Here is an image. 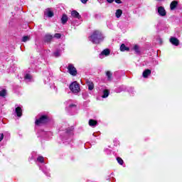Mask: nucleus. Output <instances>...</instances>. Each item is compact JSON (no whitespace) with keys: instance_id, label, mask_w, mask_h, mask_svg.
Returning a JSON list of instances; mask_svg holds the SVG:
<instances>
[{"instance_id":"1","label":"nucleus","mask_w":182,"mask_h":182,"mask_svg":"<svg viewBox=\"0 0 182 182\" xmlns=\"http://www.w3.org/2000/svg\"><path fill=\"white\" fill-rule=\"evenodd\" d=\"M103 39H105V37L100 31H95L92 32L91 36H90V41L92 42V43H100V42H103Z\"/></svg>"},{"instance_id":"2","label":"nucleus","mask_w":182,"mask_h":182,"mask_svg":"<svg viewBox=\"0 0 182 182\" xmlns=\"http://www.w3.org/2000/svg\"><path fill=\"white\" fill-rule=\"evenodd\" d=\"M70 90L73 93H79L80 92V87L77 82L75 81L70 85Z\"/></svg>"},{"instance_id":"3","label":"nucleus","mask_w":182,"mask_h":182,"mask_svg":"<svg viewBox=\"0 0 182 182\" xmlns=\"http://www.w3.org/2000/svg\"><path fill=\"white\" fill-rule=\"evenodd\" d=\"M68 72L72 76H76L77 75V70L73 64H69L68 67Z\"/></svg>"},{"instance_id":"4","label":"nucleus","mask_w":182,"mask_h":182,"mask_svg":"<svg viewBox=\"0 0 182 182\" xmlns=\"http://www.w3.org/2000/svg\"><path fill=\"white\" fill-rule=\"evenodd\" d=\"M48 122V117L46 115H43L39 119L36 120V124L39 126V124H43Z\"/></svg>"},{"instance_id":"5","label":"nucleus","mask_w":182,"mask_h":182,"mask_svg":"<svg viewBox=\"0 0 182 182\" xmlns=\"http://www.w3.org/2000/svg\"><path fill=\"white\" fill-rule=\"evenodd\" d=\"M157 12L159 16H166L167 15V11H166V9L164 6H159L157 8Z\"/></svg>"},{"instance_id":"6","label":"nucleus","mask_w":182,"mask_h":182,"mask_svg":"<svg viewBox=\"0 0 182 182\" xmlns=\"http://www.w3.org/2000/svg\"><path fill=\"white\" fill-rule=\"evenodd\" d=\"M109 55H110V50L109 49H105L100 54V58L103 59V58H105V56H109Z\"/></svg>"},{"instance_id":"7","label":"nucleus","mask_w":182,"mask_h":182,"mask_svg":"<svg viewBox=\"0 0 182 182\" xmlns=\"http://www.w3.org/2000/svg\"><path fill=\"white\" fill-rule=\"evenodd\" d=\"M170 42L171 43H172V45H174V46H178V45H180V41H178V39L174 37H171L170 38Z\"/></svg>"},{"instance_id":"8","label":"nucleus","mask_w":182,"mask_h":182,"mask_svg":"<svg viewBox=\"0 0 182 182\" xmlns=\"http://www.w3.org/2000/svg\"><path fill=\"white\" fill-rule=\"evenodd\" d=\"M177 5H178V1H173L170 4L171 11H174L176 8H177Z\"/></svg>"},{"instance_id":"9","label":"nucleus","mask_w":182,"mask_h":182,"mask_svg":"<svg viewBox=\"0 0 182 182\" xmlns=\"http://www.w3.org/2000/svg\"><path fill=\"white\" fill-rule=\"evenodd\" d=\"M71 16H73V18H76L77 19H80V14H79V12H77L75 10L71 12Z\"/></svg>"},{"instance_id":"10","label":"nucleus","mask_w":182,"mask_h":182,"mask_svg":"<svg viewBox=\"0 0 182 182\" xmlns=\"http://www.w3.org/2000/svg\"><path fill=\"white\" fill-rule=\"evenodd\" d=\"M16 114L18 117H21L22 116V108H21V107H16Z\"/></svg>"},{"instance_id":"11","label":"nucleus","mask_w":182,"mask_h":182,"mask_svg":"<svg viewBox=\"0 0 182 182\" xmlns=\"http://www.w3.org/2000/svg\"><path fill=\"white\" fill-rule=\"evenodd\" d=\"M149 75H151V70L146 69L143 72L142 76L146 78L149 77Z\"/></svg>"},{"instance_id":"12","label":"nucleus","mask_w":182,"mask_h":182,"mask_svg":"<svg viewBox=\"0 0 182 182\" xmlns=\"http://www.w3.org/2000/svg\"><path fill=\"white\" fill-rule=\"evenodd\" d=\"M68 19H69V18L68 17V15L63 14V16L61 18V23H63V25H65V23H66V22H68Z\"/></svg>"},{"instance_id":"13","label":"nucleus","mask_w":182,"mask_h":182,"mask_svg":"<svg viewBox=\"0 0 182 182\" xmlns=\"http://www.w3.org/2000/svg\"><path fill=\"white\" fill-rule=\"evenodd\" d=\"M120 50L121 52H129L130 50V48L129 47H126V45L122 44L120 46Z\"/></svg>"},{"instance_id":"14","label":"nucleus","mask_w":182,"mask_h":182,"mask_svg":"<svg viewBox=\"0 0 182 182\" xmlns=\"http://www.w3.org/2000/svg\"><path fill=\"white\" fill-rule=\"evenodd\" d=\"M45 15H46L48 18H52L53 16V12L50 11V9H48L45 11Z\"/></svg>"},{"instance_id":"15","label":"nucleus","mask_w":182,"mask_h":182,"mask_svg":"<svg viewBox=\"0 0 182 182\" xmlns=\"http://www.w3.org/2000/svg\"><path fill=\"white\" fill-rule=\"evenodd\" d=\"M88 123L89 126H90L91 127H95V126L97 124V121L95 119H90Z\"/></svg>"},{"instance_id":"16","label":"nucleus","mask_w":182,"mask_h":182,"mask_svg":"<svg viewBox=\"0 0 182 182\" xmlns=\"http://www.w3.org/2000/svg\"><path fill=\"white\" fill-rule=\"evenodd\" d=\"M87 85L88 86L89 90H93V89H95V85H93V82L88 81Z\"/></svg>"},{"instance_id":"17","label":"nucleus","mask_w":182,"mask_h":182,"mask_svg":"<svg viewBox=\"0 0 182 182\" xmlns=\"http://www.w3.org/2000/svg\"><path fill=\"white\" fill-rule=\"evenodd\" d=\"M122 14H123V11H122V9H117L115 13V16L117 18H120V16H122Z\"/></svg>"},{"instance_id":"18","label":"nucleus","mask_w":182,"mask_h":182,"mask_svg":"<svg viewBox=\"0 0 182 182\" xmlns=\"http://www.w3.org/2000/svg\"><path fill=\"white\" fill-rule=\"evenodd\" d=\"M106 76H107L108 80L111 81L112 77L113 76V73H112V72H110V71H107L106 72Z\"/></svg>"},{"instance_id":"19","label":"nucleus","mask_w":182,"mask_h":182,"mask_svg":"<svg viewBox=\"0 0 182 182\" xmlns=\"http://www.w3.org/2000/svg\"><path fill=\"white\" fill-rule=\"evenodd\" d=\"M52 39H53V36H52L51 35H46L45 36V42H50Z\"/></svg>"},{"instance_id":"20","label":"nucleus","mask_w":182,"mask_h":182,"mask_svg":"<svg viewBox=\"0 0 182 182\" xmlns=\"http://www.w3.org/2000/svg\"><path fill=\"white\" fill-rule=\"evenodd\" d=\"M133 49L136 55H140V48H139V46L135 45Z\"/></svg>"},{"instance_id":"21","label":"nucleus","mask_w":182,"mask_h":182,"mask_svg":"<svg viewBox=\"0 0 182 182\" xmlns=\"http://www.w3.org/2000/svg\"><path fill=\"white\" fill-rule=\"evenodd\" d=\"M109 90H105L103 91V95L102 96V97H103V99H106V97H107L109 96Z\"/></svg>"},{"instance_id":"22","label":"nucleus","mask_w":182,"mask_h":182,"mask_svg":"<svg viewBox=\"0 0 182 182\" xmlns=\"http://www.w3.org/2000/svg\"><path fill=\"white\" fill-rule=\"evenodd\" d=\"M28 41H31V36H26L22 38V42H28Z\"/></svg>"},{"instance_id":"23","label":"nucleus","mask_w":182,"mask_h":182,"mask_svg":"<svg viewBox=\"0 0 182 182\" xmlns=\"http://www.w3.org/2000/svg\"><path fill=\"white\" fill-rule=\"evenodd\" d=\"M0 96L1 97H5V96H6V90H3L0 91Z\"/></svg>"},{"instance_id":"24","label":"nucleus","mask_w":182,"mask_h":182,"mask_svg":"<svg viewBox=\"0 0 182 182\" xmlns=\"http://www.w3.org/2000/svg\"><path fill=\"white\" fill-rule=\"evenodd\" d=\"M54 56L55 58H59V56H60V50H57L54 53H53Z\"/></svg>"},{"instance_id":"25","label":"nucleus","mask_w":182,"mask_h":182,"mask_svg":"<svg viewBox=\"0 0 182 182\" xmlns=\"http://www.w3.org/2000/svg\"><path fill=\"white\" fill-rule=\"evenodd\" d=\"M25 79H26V80H31V79H32V75H29V74H26V75H25Z\"/></svg>"},{"instance_id":"26","label":"nucleus","mask_w":182,"mask_h":182,"mask_svg":"<svg viewBox=\"0 0 182 182\" xmlns=\"http://www.w3.org/2000/svg\"><path fill=\"white\" fill-rule=\"evenodd\" d=\"M117 161H118L119 164H120L121 166L123 165L124 162H123V159H122V158L117 157Z\"/></svg>"},{"instance_id":"27","label":"nucleus","mask_w":182,"mask_h":182,"mask_svg":"<svg viewBox=\"0 0 182 182\" xmlns=\"http://www.w3.org/2000/svg\"><path fill=\"white\" fill-rule=\"evenodd\" d=\"M37 161H39L40 163H43V161H44L43 156H38L37 158Z\"/></svg>"},{"instance_id":"28","label":"nucleus","mask_w":182,"mask_h":182,"mask_svg":"<svg viewBox=\"0 0 182 182\" xmlns=\"http://www.w3.org/2000/svg\"><path fill=\"white\" fill-rule=\"evenodd\" d=\"M61 37H62V35L60 33H55L54 35V38H56L57 39H60Z\"/></svg>"},{"instance_id":"29","label":"nucleus","mask_w":182,"mask_h":182,"mask_svg":"<svg viewBox=\"0 0 182 182\" xmlns=\"http://www.w3.org/2000/svg\"><path fill=\"white\" fill-rule=\"evenodd\" d=\"M4 140V134H0V141H2Z\"/></svg>"},{"instance_id":"30","label":"nucleus","mask_w":182,"mask_h":182,"mask_svg":"<svg viewBox=\"0 0 182 182\" xmlns=\"http://www.w3.org/2000/svg\"><path fill=\"white\" fill-rule=\"evenodd\" d=\"M80 1L82 2V4H87V0H80Z\"/></svg>"},{"instance_id":"31","label":"nucleus","mask_w":182,"mask_h":182,"mask_svg":"<svg viewBox=\"0 0 182 182\" xmlns=\"http://www.w3.org/2000/svg\"><path fill=\"white\" fill-rule=\"evenodd\" d=\"M114 0H107V2H108V4H112V2H114Z\"/></svg>"},{"instance_id":"32","label":"nucleus","mask_w":182,"mask_h":182,"mask_svg":"<svg viewBox=\"0 0 182 182\" xmlns=\"http://www.w3.org/2000/svg\"><path fill=\"white\" fill-rule=\"evenodd\" d=\"M116 4H122V1L121 0H114Z\"/></svg>"},{"instance_id":"33","label":"nucleus","mask_w":182,"mask_h":182,"mask_svg":"<svg viewBox=\"0 0 182 182\" xmlns=\"http://www.w3.org/2000/svg\"><path fill=\"white\" fill-rule=\"evenodd\" d=\"M75 105H70V107H75Z\"/></svg>"}]
</instances>
